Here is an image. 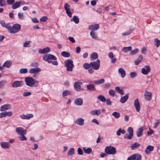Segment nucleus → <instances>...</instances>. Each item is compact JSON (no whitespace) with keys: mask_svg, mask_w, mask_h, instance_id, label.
<instances>
[{"mask_svg":"<svg viewBox=\"0 0 160 160\" xmlns=\"http://www.w3.org/2000/svg\"><path fill=\"white\" fill-rule=\"evenodd\" d=\"M43 59L48 63H52L53 65L55 66L58 65V62L56 61L57 60V58L54 55L51 54H46L43 57Z\"/></svg>","mask_w":160,"mask_h":160,"instance_id":"f257e3e1","label":"nucleus"},{"mask_svg":"<svg viewBox=\"0 0 160 160\" xmlns=\"http://www.w3.org/2000/svg\"><path fill=\"white\" fill-rule=\"evenodd\" d=\"M26 84L29 87H32L34 85L37 87L38 84V81L34 79L32 77H28L25 79Z\"/></svg>","mask_w":160,"mask_h":160,"instance_id":"f03ea898","label":"nucleus"},{"mask_svg":"<svg viewBox=\"0 0 160 160\" xmlns=\"http://www.w3.org/2000/svg\"><path fill=\"white\" fill-rule=\"evenodd\" d=\"M21 26L19 24H14L12 27L10 26L8 32L11 33H15L19 32L21 29Z\"/></svg>","mask_w":160,"mask_h":160,"instance_id":"7ed1b4c3","label":"nucleus"},{"mask_svg":"<svg viewBox=\"0 0 160 160\" xmlns=\"http://www.w3.org/2000/svg\"><path fill=\"white\" fill-rule=\"evenodd\" d=\"M105 152L108 155H114L116 153V149L111 146H107L105 149Z\"/></svg>","mask_w":160,"mask_h":160,"instance_id":"20e7f679","label":"nucleus"},{"mask_svg":"<svg viewBox=\"0 0 160 160\" xmlns=\"http://www.w3.org/2000/svg\"><path fill=\"white\" fill-rule=\"evenodd\" d=\"M65 66L67 67V70L68 71H72L74 65L73 61L71 59H68L65 61Z\"/></svg>","mask_w":160,"mask_h":160,"instance_id":"39448f33","label":"nucleus"},{"mask_svg":"<svg viewBox=\"0 0 160 160\" xmlns=\"http://www.w3.org/2000/svg\"><path fill=\"white\" fill-rule=\"evenodd\" d=\"M100 60L98 59L97 60L96 62H90L91 67L94 70H98L100 68Z\"/></svg>","mask_w":160,"mask_h":160,"instance_id":"423d86ee","label":"nucleus"},{"mask_svg":"<svg viewBox=\"0 0 160 160\" xmlns=\"http://www.w3.org/2000/svg\"><path fill=\"white\" fill-rule=\"evenodd\" d=\"M82 84V82L77 81L75 82L74 84V88L75 90L78 92L83 90V89L81 87V85Z\"/></svg>","mask_w":160,"mask_h":160,"instance_id":"0eeeda50","label":"nucleus"},{"mask_svg":"<svg viewBox=\"0 0 160 160\" xmlns=\"http://www.w3.org/2000/svg\"><path fill=\"white\" fill-rule=\"evenodd\" d=\"M23 82L22 81H15L12 83V86L14 88L21 87L23 86Z\"/></svg>","mask_w":160,"mask_h":160,"instance_id":"6e6552de","label":"nucleus"},{"mask_svg":"<svg viewBox=\"0 0 160 160\" xmlns=\"http://www.w3.org/2000/svg\"><path fill=\"white\" fill-rule=\"evenodd\" d=\"M150 71V68L149 66H145L144 68L141 69L142 73L144 75L148 74Z\"/></svg>","mask_w":160,"mask_h":160,"instance_id":"1a4fd4ad","label":"nucleus"},{"mask_svg":"<svg viewBox=\"0 0 160 160\" xmlns=\"http://www.w3.org/2000/svg\"><path fill=\"white\" fill-rule=\"evenodd\" d=\"M64 8L66 11V13L68 16L70 17H71L72 16V13L70 10L69 5L67 3H65L64 6Z\"/></svg>","mask_w":160,"mask_h":160,"instance_id":"9d476101","label":"nucleus"},{"mask_svg":"<svg viewBox=\"0 0 160 160\" xmlns=\"http://www.w3.org/2000/svg\"><path fill=\"white\" fill-rule=\"evenodd\" d=\"M12 115V113L11 112H7V111H4L0 113V118H2L3 117H5L6 116L10 117Z\"/></svg>","mask_w":160,"mask_h":160,"instance_id":"9b49d317","label":"nucleus"},{"mask_svg":"<svg viewBox=\"0 0 160 160\" xmlns=\"http://www.w3.org/2000/svg\"><path fill=\"white\" fill-rule=\"evenodd\" d=\"M144 96L145 99L148 101H150L151 100L152 96V94L150 92H148L146 91L144 94Z\"/></svg>","mask_w":160,"mask_h":160,"instance_id":"f8f14e48","label":"nucleus"},{"mask_svg":"<svg viewBox=\"0 0 160 160\" xmlns=\"http://www.w3.org/2000/svg\"><path fill=\"white\" fill-rule=\"evenodd\" d=\"M99 28V26L98 24H95L89 25L88 28L89 30L94 31L98 30Z\"/></svg>","mask_w":160,"mask_h":160,"instance_id":"ddd939ff","label":"nucleus"},{"mask_svg":"<svg viewBox=\"0 0 160 160\" xmlns=\"http://www.w3.org/2000/svg\"><path fill=\"white\" fill-rule=\"evenodd\" d=\"M84 119L82 118H79L74 121L75 124L79 126H82L84 125Z\"/></svg>","mask_w":160,"mask_h":160,"instance_id":"4468645a","label":"nucleus"},{"mask_svg":"<svg viewBox=\"0 0 160 160\" xmlns=\"http://www.w3.org/2000/svg\"><path fill=\"white\" fill-rule=\"evenodd\" d=\"M33 117V115L32 114H27L26 115L23 114L21 115L20 117L21 118L23 119H29Z\"/></svg>","mask_w":160,"mask_h":160,"instance_id":"2eb2a0df","label":"nucleus"},{"mask_svg":"<svg viewBox=\"0 0 160 160\" xmlns=\"http://www.w3.org/2000/svg\"><path fill=\"white\" fill-rule=\"evenodd\" d=\"M134 105L136 111L139 112L140 111V105L138 98L136 99L134 102Z\"/></svg>","mask_w":160,"mask_h":160,"instance_id":"dca6fc26","label":"nucleus"},{"mask_svg":"<svg viewBox=\"0 0 160 160\" xmlns=\"http://www.w3.org/2000/svg\"><path fill=\"white\" fill-rule=\"evenodd\" d=\"M128 132L129 133V135L127 137V138L128 139H131L133 134V128L129 127L128 129Z\"/></svg>","mask_w":160,"mask_h":160,"instance_id":"f3484780","label":"nucleus"},{"mask_svg":"<svg viewBox=\"0 0 160 160\" xmlns=\"http://www.w3.org/2000/svg\"><path fill=\"white\" fill-rule=\"evenodd\" d=\"M50 51V48L48 47L44 48L43 49H40L38 50V52L41 54H46L49 52Z\"/></svg>","mask_w":160,"mask_h":160,"instance_id":"a211bd4d","label":"nucleus"},{"mask_svg":"<svg viewBox=\"0 0 160 160\" xmlns=\"http://www.w3.org/2000/svg\"><path fill=\"white\" fill-rule=\"evenodd\" d=\"M16 131L19 135H21L22 134H25L26 131L24 130L21 127L17 128L16 129Z\"/></svg>","mask_w":160,"mask_h":160,"instance_id":"6ab92c4d","label":"nucleus"},{"mask_svg":"<svg viewBox=\"0 0 160 160\" xmlns=\"http://www.w3.org/2000/svg\"><path fill=\"white\" fill-rule=\"evenodd\" d=\"M11 105L9 104L4 105L0 107V110L1 111H4L10 108Z\"/></svg>","mask_w":160,"mask_h":160,"instance_id":"aec40b11","label":"nucleus"},{"mask_svg":"<svg viewBox=\"0 0 160 160\" xmlns=\"http://www.w3.org/2000/svg\"><path fill=\"white\" fill-rule=\"evenodd\" d=\"M1 147L4 149H8L9 148L10 145L8 144V142H1L0 143Z\"/></svg>","mask_w":160,"mask_h":160,"instance_id":"412c9836","label":"nucleus"},{"mask_svg":"<svg viewBox=\"0 0 160 160\" xmlns=\"http://www.w3.org/2000/svg\"><path fill=\"white\" fill-rule=\"evenodd\" d=\"M74 103L77 105L81 106L83 104V100L81 98H78L75 99Z\"/></svg>","mask_w":160,"mask_h":160,"instance_id":"4be33fe9","label":"nucleus"},{"mask_svg":"<svg viewBox=\"0 0 160 160\" xmlns=\"http://www.w3.org/2000/svg\"><path fill=\"white\" fill-rule=\"evenodd\" d=\"M40 68L38 67H36L31 69L29 71V72L31 74H34L40 72Z\"/></svg>","mask_w":160,"mask_h":160,"instance_id":"5701e85b","label":"nucleus"},{"mask_svg":"<svg viewBox=\"0 0 160 160\" xmlns=\"http://www.w3.org/2000/svg\"><path fill=\"white\" fill-rule=\"evenodd\" d=\"M118 72L121 74V76L122 78H124L126 76L125 71L122 68H119Z\"/></svg>","mask_w":160,"mask_h":160,"instance_id":"b1692460","label":"nucleus"},{"mask_svg":"<svg viewBox=\"0 0 160 160\" xmlns=\"http://www.w3.org/2000/svg\"><path fill=\"white\" fill-rule=\"evenodd\" d=\"M0 23L2 27H4L7 29L8 31L9 29L10 26L9 25V23L6 24L5 21L4 20H1L0 22Z\"/></svg>","mask_w":160,"mask_h":160,"instance_id":"393cba45","label":"nucleus"},{"mask_svg":"<svg viewBox=\"0 0 160 160\" xmlns=\"http://www.w3.org/2000/svg\"><path fill=\"white\" fill-rule=\"evenodd\" d=\"M128 98V94H126L124 96L121 97L120 102L122 103H124L127 101Z\"/></svg>","mask_w":160,"mask_h":160,"instance_id":"a878e982","label":"nucleus"},{"mask_svg":"<svg viewBox=\"0 0 160 160\" xmlns=\"http://www.w3.org/2000/svg\"><path fill=\"white\" fill-rule=\"evenodd\" d=\"M21 3V2H14V3H13L12 5V8L13 9H15L19 7L20 6V5Z\"/></svg>","mask_w":160,"mask_h":160,"instance_id":"bb28decb","label":"nucleus"},{"mask_svg":"<svg viewBox=\"0 0 160 160\" xmlns=\"http://www.w3.org/2000/svg\"><path fill=\"white\" fill-rule=\"evenodd\" d=\"M154 149V147L150 145L148 146L146 148L145 152L147 154H148L150 153V152L152 151Z\"/></svg>","mask_w":160,"mask_h":160,"instance_id":"cd10ccee","label":"nucleus"},{"mask_svg":"<svg viewBox=\"0 0 160 160\" xmlns=\"http://www.w3.org/2000/svg\"><path fill=\"white\" fill-rule=\"evenodd\" d=\"M143 130L142 128H139L136 132L137 137H141L143 134Z\"/></svg>","mask_w":160,"mask_h":160,"instance_id":"c85d7f7f","label":"nucleus"},{"mask_svg":"<svg viewBox=\"0 0 160 160\" xmlns=\"http://www.w3.org/2000/svg\"><path fill=\"white\" fill-rule=\"evenodd\" d=\"M143 56L142 55L139 56V57L134 61V63L136 65H138L142 60Z\"/></svg>","mask_w":160,"mask_h":160,"instance_id":"c756f323","label":"nucleus"},{"mask_svg":"<svg viewBox=\"0 0 160 160\" xmlns=\"http://www.w3.org/2000/svg\"><path fill=\"white\" fill-rule=\"evenodd\" d=\"M82 150L84 152L87 154H90L92 152V149L90 148H86V147H84L83 148Z\"/></svg>","mask_w":160,"mask_h":160,"instance_id":"7c9ffc66","label":"nucleus"},{"mask_svg":"<svg viewBox=\"0 0 160 160\" xmlns=\"http://www.w3.org/2000/svg\"><path fill=\"white\" fill-rule=\"evenodd\" d=\"M88 90L90 91L95 90H96L95 85L93 84L88 85L87 86Z\"/></svg>","mask_w":160,"mask_h":160,"instance_id":"2f4dec72","label":"nucleus"},{"mask_svg":"<svg viewBox=\"0 0 160 160\" xmlns=\"http://www.w3.org/2000/svg\"><path fill=\"white\" fill-rule=\"evenodd\" d=\"M75 154V149L73 148H71L68 151L67 153L68 156L73 155Z\"/></svg>","mask_w":160,"mask_h":160,"instance_id":"473e14b6","label":"nucleus"},{"mask_svg":"<svg viewBox=\"0 0 160 160\" xmlns=\"http://www.w3.org/2000/svg\"><path fill=\"white\" fill-rule=\"evenodd\" d=\"M132 49V47L131 46L124 47L122 48V50L124 52H127L128 51H131Z\"/></svg>","mask_w":160,"mask_h":160,"instance_id":"72a5a7b5","label":"nucleus"},{"mask_svg":"<svg viewBox=\"0 0 160 160\" xmlns=\"http://www.w3.org/2000/svg\"><path fill=\"white\" fill-rule=\"evenodd\" d=\"M11 65V62L9 61H6L3 64V68L4 67L7 68H9Z\"/></svg>","mask_w":160,"mask_h":160,"instance_id":"f704fd0d","label":"nucleus"},{"mask_svg":"<svg viewBox=\"0 0 160 160\" xmlns=\"http://www.w3.org/2000/svg\"><path fill=\"white\" fill-rule=\"evenodd\" d=\"M134 157V160H141V155L138 153H135L133 154Z\"/></svg>","mask_w":160,"mask_h":160,"instance_id":"c9c22d12","label":"nucleus"},{"mask_svg":"<svg viewBox=\"0 0 160 160\" xmlns=\"http://www.w3.org/2000/svg\"><path fill=\"white\" fill-rule=\"evenodd\" d=\"M98 55L96 52H94L92 53L91 55V58L92 60H94L98 58Z\"/></svg>","mask_w":160,"mask_h":160,"instance_id":"e433bc0d","label":"nucleus"},{"mask_svg":"<svg viewBox=\"0 0 160 160\" xmlns=\"http://www.w3.org/2000/svg\"><path fill=\"white\" fill-rule=\"evenodd\" d=\"M61 55L64 57L68 58L70 56V54L66 51H62L61 52Z\"/></svg>","mask_w":160,"mask_h":160,"instance_id":"4c0bfd02","label":"nucleus"},{"mask_svg":"<svg viewBox=\"0 0 160 160\" xmlns=\"http://www.w3.org/2000/svg\"><path fill=\"white\" fill-rule=\"evenodd\" d=\"M98 99L102 102H105L106 101V99L102 95H99L97 97Z\"/></svg>","mask_w":160,"mask_h":160,"instance_id":"58836bf2","label":"nucleus"},{"mask_svg":"<svg viewBox=\"0 0 160 160\" xmlns=\"http://www.w3.org/2000/svg\"><path fill=\"white\" fill-rule=\"evenodd\" d=\"M90 34L92 38L95 39H98V37L96 33H95L94 31H92L90 32Z\"/></svg>","mask_w":160,"mask_h":160,"instance_id":"ea45409f","label":"nucleus"},{"mask_svg":"<svg viewBox=\"0 0 160 160\" xmlns=\"http://www.w3.org/2000/svg\"><path fill=\"white\" fill-rule=\"evenodd\" d=\"M115 90L118 92L121 95H123L124 93L123 91L120 89L118 87H116L115 88Z\"/></svg>","mask_w":160,"mask_h":160,"instance_id":"a19ab883","label":"nucleus"},{"mask_svg":"<svg viewBox=\"0 0 160 160\" xmlns=\"http://www.w3.org/2000/svg\"><path fill=\"white\" fill-rule=\"evenodd\" d=\"M112 115L116 118H119L120 116V114L117 112H114L112 114Z\"/></svg>","mask_w":160,"mask_h":160,"instance_id":"79ce46f5","label":"nucleus"},{"mask_svg":"<svg viewBox=\"0 0 160 160\" xmlns=\"http://www.w3.org/2000/svg\"><path fill=\"white\" fill-rule=\"evenodd\" d=\"M72 20L76 24H78L79 22V18L78 16H74Z\"/></svg>","mask_w":160,"mask_h":160,"instance_id":"37998d69","label":"nucleus"},{"mask_svg":"<svg viewBox=\"0 0 160 160\" xmlns=\"http://www.w3.org/2000/svg\"><path fill=\"white\" fill-rule=\"evenodd\" d=\"M104 82V80L103 79H100L97 81H95L94 82V83L96 84H100L103 83Z\"/></svg>","mask_w":160,"mask_h":160,"instance_id":"c03bdc74","label":"nucleus"},{"mask_svg":"<svg viewBox=\"0 0 160 160\" xmlns=\"http://www.w3.org/2000/svg\"><path fill=\"white\" fill-rule=\"evenodd\" d=\"M140 144L137 143L135 142L134 144H132L131 147V148L132 150H134L136 148H137L139 146Z\"/></svg>","mask_w":160,"mask_h":160,"instance_id":"a18cd8bd","label":"nucleus"},{"mask_svg":"<svg viewBox=\"0 0 160 160\" xmlns=\"http://www.w3.org/2000/svg\"><path fill=\"white\" fill-rule=\"evenodd\" d=\"M71 94V92L68 90H65L62 93V95L63 97Z\"/></svg>","mask_w":160,"mask_h":160,"instance_id":"49530a36","label":"nucleus"},{"mask_svg":"<svg viewBox=\"0 0 160 160\" xmlns=\"http://www.w3.org/2000/svg\"><path fill=\"white\" fill-rule=\"evenodd\" d=\"M83 66L84 68L86 69H88L90 68V67H91V65H90V62L89 64L88 63H84L83 65Z\"/></svg>","mask_w":160,"mask_h":160,"instance_id":"de8ad7c7","label":"nucleus"},{"mask_svg":"<svg viewBox=\"0 0 160 160\" xmlns=\"http://www.w3.org/2000/svg\"><path fill=\"white\" fill-rule=\"evenodd\" d=\"M139 51V50L138 48H136L134 50L131 51L130 54L132 55H135Z\"/></svg>","mask_w":160,"mask_h":160,"instance_id":"09e8293b","label":"nucleus"},{"mask_svg":"<svg viewBox=\"0 0 160 160\" xmlns=\"http://www.w3.org/2000/svg\"><path fill=\"white\" fill-rule=\"evenodd\" d=\"M24 134H22L20 135V136L19 137V139L21 141H23L27 140V138L24 135Z\"/></svg>","mask_w":160,"mask_h":160,"instance_id":"8fccbe9b","label":"nucleus"},{"mask_svg":"<svg viewBox=\"0 0 160 160\" xmlns=\"http://www.w3.org/2000/svg\"><path fill=\"white\" fill-rule=\"evenodd\" d=\"M154 41L155 42V44L157 47L159 46L160 44V41L159 39H158L157 38H155L154 39Z\"/></svg>","mask_w":160,"mask_h":160,"instance_id":"3c124183","label":"nucleus"},{"mask_svg":"<svg viewBox=\"0 0 160 160\" xmlns=\"http://www.w3.org/2000/svg\"><path fill=\"white\" fill-rule=\"evenodd\" d=\"M5 0H0V7H3L6 5Z\"/></svg>","mask_w":160,"mask_h":160,"instance_id":"603ef678","label":"nucleus"},{"mask_svg":"<svg viewBox=\"0 0 160 160\" xmlns=\"http://www.w3.org/2000/svg\"><path fill=\"white\" fill-rule=\"evenodd\" d=\"M28 72V69L26 68H22L20 70V72L21 73H26Z\"/></svg>","mask_w":160,"mask_h":160,"instance_id":"864d4df0","label":"nucleus"},{"mask_svg":"<svg viewBox=\"0 0 160 160\" xmlns=\"http://www.w3.org/2000/svg\"><path fill=\"white\" fill-rule=\"evenodd\" d=\"M7 81L5 80H2L0 82V88H2L4 85L6 83Z\"/></svg>","mask_w":160,"mask_h":160,"instance_id":"5fc2aeb1","label":"nucleus"},{"mask_svg":"<svg viewBox=\"0 0 160 160\" xmlns=\"http://www.w3.org/2000/svg\"><path fill=\"white\" fill-rule=\"evenodd\" d=\"M132 31L131 29H129L128 31L122 33V34L123 36L128 35L132 32Z\"/></svg>","mask_w":160,"mask_h":160,"instance_id":"6e6d98bb","label":"nucleus"},{"mask_svg":"<svg viewBox=\"0 0 160 160\" xmlns=\"http://www.w3.org/2000/svg\"><path fill=\"white\" fill-rule=\"evenodd\" d=\"M48 19V18L46 16L42 17L40 19V21L42 22H45Z\"/></svg>","mask_w":160,"mask_h":160,"instance_id":"4d7b16f0","label":"nucleus"},{"mask_svg":"<svg viewBox=\"0 0 160 160\" xmlns=\"http://www.w3.org/2000/svg\"><path fill=\"white\" fill-rule=\"evenodd\" d=\"M98 110H93L91 111L90 112V114L93 115H98Z\"/></svg>","mask_w":160,"mask_h":160,"instance_id":"13d9d810","label":"nucleus"},{"mask_svg":"<svg viewBox=\"0 0 160 160\" xmlns=\"http://www.w3.org/2000/svg\"><path fill=\"white\" fill-rule=\"evenodd\" d=\"M18 16L19 19L23 20L24 19V16L23 15V13H18Z\"/></svg>","mask_w":160,"mask_h":160,"instance_id":"bf43d9fd","label":"nucleus"},{"mask_svg":"<svg viewBox=\"0 0 160 160\" xmlns=\"http://www.w3.org/2000/svg\"><path fill=\"white\" fill-rule=\"evenodd\" d=\"M14 2V0H7V4L9 5H12Z\"/></svg>","mask_w":160,"mask_h":160,"instance_id":"052dcab7","label":"nucleus"},{"mask_svg":"<svg viewBox=\"0 0 160 160\" xmlns=\"http://www.w3.org/2000/svg\"><path fill=\"white\" fill-rule=\"evenodd\" d=\"M109 93L110 95L114 96L115 95V91L112 89H110L109 91Z\"/></svg>","mask_w":160,"mask_h":160,"instance_id":"680f3d73","label":"nucleus"},{"mask_svg":"<svg viewBox=\"0 0 160 160\" xmlns=\"http://www.w3.org/2000/svg\"><path fill=\"white\" fill-rule=\"evenodd\" d=\"M78 154L80 155H82L83 154V152L82 150L80 148H79L78 149Z\"/></svg>","mask_w":160,"mask_h":160,"instance_id":"e2e57ef3","label":"nucleus"},{"mask_svg":"<svg viewBox=\"0 0 160 160\" xmlns=\"http://www.w3.org/2000/svg\"><path fill=\"white\" fill-rule=\"evenodd\" d=\"M130 76L131 78H133L136 77L137 73L135 72H132L131 73Z\"/></svg>","mask_w":160,"mask_h":160,"instance_id":"0e129e2a","label":"nucleus"},{"mask_svg":"<svg viewBox=\"0 0 160 160\" xmlns=\"http://www.w3.org/2000/svg\"><path fill=\"white\" fill-rule=\"evenodd\" d=\"M106 104L108 105H112V102L110 101L109 98L106 99Z\"/></svg>","mask_w":160,"mask_h":160,"instance_id":"69168bd1","label":"nucleus"},{"mask_svg":"<svg viewBox=\"0 0 160 160\" xmlns=\"http://www.w3.org/2000/svg\"><path fill=\"white\" fill-rule=\"evenodd\" d=\"M31 94V92H25L23 93V95L24 96H29Z\"/></svg>","mask_w":160,"mask_h":160,"instance_id":"338daca9","label":"nucleus"},{"mask_svg":"<svg viewBox=\"0 0 160 160\" xmlns=\"http://www.w3.org/2000/svg\"><path fill=\"white\" fill-rule=\"evenodd\" d=\"M160 123L159 121V120H157L156 121V122L155 123L154 125V128H156L159 125Z\"/></svg>","mask_w":160,"mask_h":160,"instance_id":"774afa93","label":"nucleus"}]
</instances>
